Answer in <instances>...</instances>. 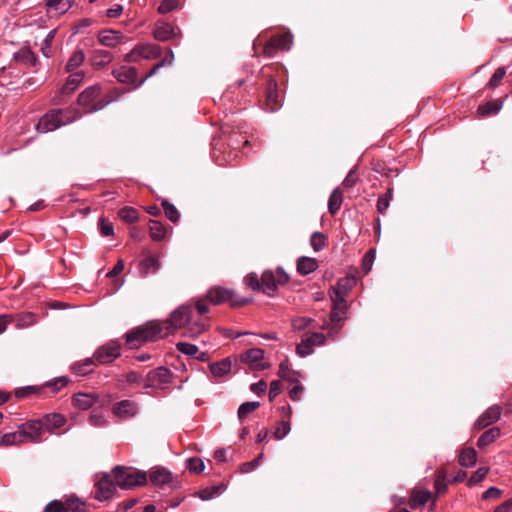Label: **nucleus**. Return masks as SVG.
I'll return each mask as SVG.
<instances>
[{
  "label": "nucleus",
  "mask_w": 512,
  "mask_h": 512,
  "mask_svg": "<svg viewBox=\"0 0 512 512\" xmlns=\"http://www.w3.org/2000/svg\"><path fill=\"white\" fill-rule=\"evenodd\" d=\"M354 283V279L349 278H341L337 286L332 289L331 295H335L336 291H341L344 294V297L347 295L349 290L352 288V285Z\"/></svg>",
  "instance_id": "47"
},
{
  "label": "nucleus",
  "mask_w": 512,
  "mask_h": 512,
  "mask_svg": "<svg viewBox=\"0 0 512 512\" xmlns=\"http://www.w3.org/2000/svg\"><path fill=\"white\" fill-rule=\"evenodd\" d=\"M117 488L128 489L127 468L122 465L115 466L110 473L103 472L96 475L94 497L98 501L111 499Z\"/></svg>",
  "instance_id": "2"
},
{
  "label": "nucleus",
  "mask_w": 512,
  "mask_h": 512,
  "mask_svg": "<svg viewBox=\"0 0 512 512\" xmlns=\"http://www.w3.org/2000/svg\"><path fill=\"white\" fill-rule=\"evenodd\" d=\"M232 363L228 358H225L219 362L212 363L209 368L210 372L215 377H222L231 371Z\"/></svg>",
  "instance_id": "32"
},
{
  "label": "nucleus",
  "mask_w": 512,
  "mask_h": 512,
  "mask_svg": "<svg viewBox=\"0 0 512 512\" xmlns=\"http://www.w3.org/2000/svg\"><path fill=\"white\" fill-rule=\"evenodd\" d=\"M501 107H502L501 104H496V103L489 102V103H487L485 105L479 106L478 112L482 116H486V115H489V114H492V113H497L501 109Z\"/></svg>",
  "instance_id": "55"
},
{
  "label": "nucleus",
  "mask_w": 512,
  "mask_h": 512,
  "mask_svg": "<svg viewBox=\"0 0 512 512\" xmlns=\"http://www.w3.org/2000/svg\"><path fill=\"white\" fill-rule=\"evenodd\" d=\"M233 294L234 292L232 290L216 286L208 291L207 299L210 303L218 305L224 302L231 301L233 298Z\"/></svg>",
  "instance_id": "18"
},
{
  "label": "nucleus",
  "mask_w": 512,
  "mask_h": 512,
  "mask_svg": "<svg viewBox=\"0 0 512 512\" xmlns=\"http://www.w3.org/2000/svg\"><path fill=\"white\" fill-rule=\"evenodd\" d=\"M487 473H488V468H486V467L479 468L469 478L468 485L473 486V485L481 482L486 477Z\"/></svg>",
  "instance_id": "53"
},
{
  "label": "nucleus",
  "mask_w": 512,
  "mask_h": 512,
  "mask_svg": "<svg viewBox=\"0 0 512 512\" xmlns=\"http://www.w3.org/2000/svg\"><path fill=\"white\" fill-rule=\"evenodd\" d=\"M431 498L428 490L414 491L409 499V506L412 509L425 505Z\"/></svg>",
  "instance_id": "28"
},
{
  "label": "nucleus",
  "mask_w": 512,
  "mask_h": 512,
  "mask_svg": "<svg viewBox=\"0 0 512 512\" xmlns=\"http://www.w3.org/2000/svg\"><path fill=\"white\" fill-rule=\"evenodd\" d=\"M188 468L191 472L201 473L205 469L203 461L199 458H191L188 460Z\"/></svg>",
  "instance_id": "64"
},
{
  "label": "nucleus",
  "mask_w": 512,
  "mask_h": 512,
  "mask_svg": "<svg viewBox=\"0 0 512 512\" xmlns=\"http://www.w3.org/2000/svg\"><path fill=\"white\" fill-rule=\"evenodd\" d=\"M313 352V346L311 345L310 340H307V338H303L301 342L296 346V354L300 357H306L311 355Z\"/></svg>",
  "instance_id": "44"
},
{
  "label": "nucleus",
  "mask_w": 512,
  "mask_h": 512,
  "mask_svg": "<svg viewBox=\"0 0 512 512\" xmlns=\"http://www.w3.org/2000/svg\"><path fill=\"white\" fill-rule=\"evenodd\" d=\"M160 55V48L155 44H142L130 51V60H136L138 57L152 59Z\"/></svg>",
  "instance_id": "13"
},
{
  "label": "nucleus",
  "mask_w": 512,
  "mask_h": 512,
  "mask_svg": "<svg viewBox=\"0 0 512 512\" xmlns=\"http://www.w3.org/2000/svg\"><path fill=\"white\" fill-rule=\"evenodd\" d=\"M149 479L153 485L162 487L172 483L173 475L168 469L156 466L150 470Z\"/></svg>",
  "instance_id": "11"
},
{
  "label": "nucleus",
  "mask_w": 512,
  "mask_h": 512,
  "mask_svg": "<svg viewBox=\"0 0 512 512\" xmlns=\"http://www.w3.org/2000/svg\"><path fill=\"white\" fill-rule=\"evenodd\" d=\"M124 35L116 30H102L98 34V41L103 46L115 47L124 42Z\"/></svg>",
  "instance_id": "16"
},
{
  "label": "nucleus",
  "mask_w": 512,
  "mask_h": 512,
  "mask_svg": "<svg viewBox=\"0 0 512 512\" xmlns=\"http://www.w3.org/2000/svg\"><path fill=\"white\" fill-rule=\"evenodd\" d=\"M121 345L118 340H111L100 346L94 353L95 359L101 364H108L120 356Z\"/></svg>",
  "instance_id": "7"
},
{
  "label": "nucleus",
  "mask_w": 512,
  "mask_h": 512,
  "mask_svg": "<svg viewBox=\"0 0 512 512\" xmlns=\"http://www.w3.org/2000/svg\"><path fill=\"white\" fill-rule=\"evenodd\" d=\"M222 492L221 486H211L207 487L198 492V496L201 500L207 501L212 499L216 495H220Z\"/></svg>",
  "instance_id": "46"
},
{
  "label": "nucleus",
  "mask_w": 512,
  "mask_h": 512,
  "mask_svg": "<svg viewBox=\"0 0 512 512\" xmlns=\"http://www.w3.org/2000/svg\"><path fill=\"white\" fill-rule=\"evenodd\" d=\"M176 28L166 22H158L154 30V37L159 41H168L176 36Z\"/></svg>",
  "instance_id": "20"
},
{
  "label": "nucleus",
  "mask_w": 512,
  "mask_h": 512,
  "mask_svg": "<svg viewBox=\"0 0 512 512\" xmlns=\"http://www.w3.org/2000/svg\"><path fill=\"white\" fill-rule=\"evenodd\" d=\"M458 461L462 467L469 468L474 466L477 461V453L475 449L472 447L463 449L459 455Z\"/></svg>",
  "instance_id": "29"
},
{
  "label": "nucleus",
  "mask_w": 512,
  "mask_h": 512,
  "mask_svg": "<svg viewBox=\"0 0 512 512\" xmlns=\"http://www.w3.org/2000/svg\"><path fill=\"white\" fill-rule=\"evenodd\" d=\"M173 59H174L173 52L170 51L169 55H167L163 60H161L156 65H154V67L150 70V72L148 74H146V76L144 77V80L147 79L148 77H151L152 75H154L157 72V70L160 69L161 67H163L165 65H171L173 62Z\"/></svg>",
  "instance_id": "52"
},
{
  "label": "nucleus",
  "mask_w": 512,
  "mask_h": 512,
  "mask_svg": "<svg viewBox=\"0 0 512 512\" xmlns=\"http://www.w3.org/2000/svg\"><path fill=\"white\" fill-rule=\"evenodd\" d=\"M94 361L91 358L85 359L81 363H76L72 366V371L79 376H85L93 371Z\"/></svg>",
  "instance_id": "37"
},
{
  "label": "nucleus",
  "mask_w": 512,
  "mask_h": 512,
  "mask_svg": "<svg viewBox=\"0 0 512 512\" xmlns=\"http://www.w3.org/2000/svg\"><path fill=\"white\" fill-rule=\"evenodd\" d=\"M75 0H47L48 11L55 15L66 13L74 4Z\"/></svg>",
  "instance_id": "23"
},
{
  "label": "nucleus",
  "mask_w": 512,
  "mask_h": 512,
  "mask_svg": "<svg viewBox=\"0 0 512 512\" xmlns=\"http://www.w3.org/2000/svg\"><path fill=\"white\" fill-rule=\"evenodd\" d=\"M113 59L112 54L108 50L94 49L90 58L91 64L95 69H100L110 63Z\"/></svg>",
  "instance_id": "21"
},
{
  "label": "nucleus",
  "mask_w": 512,
  "mask_h": 512,
  "mask_svg": "<svg viewBox=\"0 0 512 512\" xmlns=\"http://www.w3.org/2000/svg\"><path fill=\"white\" fill-rule=\"evenodd\" d=\"M343 202V193L339 187L335 188L328 200V210L332 215H335L341 208Z\"/></svg>",
  "instance_id": "30"
},
{
  "label": "nucleus",
  "mask_w": 512,
  "mask_h": 512,
  "mask_svg": "<svg viewBox=\"0 0 512 512\" xmlns=\"http://www.w3.org/2000/svg\"><path fill=\"white\" fill-rule=\"evenodd\" d=\"M162 207L164 209L166 217L170 221L176 223L179 220L180 214H179L178 210L176 209V207L172 203H170L167 200H164V201H162Z\"/></svg>",
  "instance_id": "43"
},
{
  "label": "nucleus",
  "mask_w": 512,
  "mask_h": 512,
  "mask_svg": "<svg viewBox=\"0 0 512 512\" xmlns=\"http://www.w3.org/2000/svg\"><path fill=\"white\" fill-rule=\"evenodd\" d=\"M84 77L85 74L83 71L72 72L65 81L64 85L62 86V94L69 95L72 92H74L77 89V87L82 83Z\"/></svg>",
  "instance_id": "22"
},
{
  "label": "nucleus",
  "mask_w": 512,
  "mask_h": 512,
  "mask_svg": "<svg viewBox=\"0 0 512 512\" xmlns=\"http://www.w3.org/2000/svg\"><path fill=\"white\" fill-rule=\"evenodd\" d=\"M26 442L24 438V431L18 427V430L15 432L6 433L1 438V443L6 446L16 445Z\"/></svg>",
  "instance_id": "33"
},
{
  "label": "nucleus",
  "mask_w": 512,
  "mask_h": 512,
  "mask_svg": "<svg viewBox=\"0 0 512 512\" xmlns=\"http://www.w3.org/2000/svg\"><path fill=\"white\" fill-rule=\"evenodd\" d=\"M41 421L45 430L53 431L54 429L60 428L64 425L65 418L59 413H50L46 414Z\"/></svg>",
  "instance_id": "24"
},
{
  "label": "nucleus",
  "mask_w": 512,
  "mask_h": 512,
  "mask_svg": "<svg viewBox=\"0 0 512 512\" xmlns=\"http://www.w3.org/2000/svg\"><path fill=\"white\" fill-rule=\"evenodd\" d=\"M191 307L182 305L171 313L165 323L148 322L130 331V350L137 341L156 340L170 333V330L187 327L191 318Z\"/></svg>",
  "instance_id": "1"
},
{
  "label": "nucleus",
  "mask_w": 512,
  "mask_h": 512,
  "mask_svg": "<svg viewBox=\"0 0 512 512\" xmlns=\"http://www.w3.org/2000/svg\"><path fill=\"white\" fill-rule=\"evenodd\" d=\"M292 42V35L290 33L274 36L265 45L264 52L271 57L277 50H289Z\"/></svg>",
  "instance_id": "9"
},
{
  "label": "nucleus",
  "mask_w": 512,
  "mask_h": 512,
  "mask_svg": "<svg viewBox=\"0 0 512 512\" xmlns=\"http://www.w3.org/2000/svg\"><path fill=\"white\" fill-rule=\"evenodd\" d=\"M259 406L260 403L258 401L242 403L238 409V418L243 420L248 414L254 412Z\"/></svg>",
  "instance_id": "40"
},
{
  "label": "nucleus",
  "mask_w": 512,
  "mask_h": 512,
  "mask_svg": "<svg viewBox=\"0 0 512 512\" xmlns=\"http://www.w3.org/2000/svg\"><path fill=\"white\" fill-rule=\"evenodd\" d=\"M312 322L311 318L308 317H297L292 320V328L295 331H301L307 328Z\"/></svg>",
  "instance_id": "56"
},
{
  "label": "nucleus",
  "mask_w": 512,
  "mask_h": 512,
  "mask_svg": "<svg viewBox=\"0 0 512 512\" xmlns=\"http://www.w3.org/2000/svg\"><path fill=\"white\" fill-rule=\"evenodd\" d=\"M113 413L115 416L125 419L128 416V400L116 403L113 407Z\"/></svg>",
  "instance_id": "50"
},
{
  "label": "nucleus",
  "mask_w": 512,
  "mask_h": 512,
  "mask_svg": "<svg viewBox=\"0 0 512 512\" xmlns=\"http://www.w3.org/2000/svg\"><path fill=\"white\" fill-rule=\"evenodd\" d=\"M263 358L264 351L260 348H251L241 355V360L252 366H257Z\"/></svg>",
  "instance_id": "27"
},
{
  "label": "nucleus",
  "mask_w": 512,
  "mask_h": 512,
  "mask_svg": "<svg viewBox=\"0 0 512 512\" xmlns=\"http://www.w3.org/2000/svg\"><path fill=\"white\" fill-rule=\"evenodd\" d=\"M14 59L17 62L35 66L37 62L36 55L31 51L29 47H22L19 51L14 53Z\"/></svg>",
  "instance_id": "26"
},
{
  "label": "nucleus",
  "mask_w": 512,
  "mask_h": 512,
  "mask_svg": "<svg viewBox=\"0 0 512 512\" xmlns=\"http://www.w3.org/2000/svg\"><path fill=\"white\" fill-rule=\"evenodd\" d=\"M149 232L150 236L154 241H161L165 238L166 235V228L165 226L158 222L151 220L149 222Z\"/></svg>",
  "instance_id": "35"
},
{
  "label": "nucleus",
  "mask_w": 512,
  "mask_h": 512,
  "mask_svg": "<svg viewBox=\"0 0 512 512\" xmlns=\"http://www.w3.org/2000/svg\"><path fill=\"white\" fill-rule=\"evenodd\" d=\"M81 114L73 109H56L46 113L36 125L40 133H47L67 125L80 118Z\"/></svg>",
  "instance_id": "4"
},
{
  "label": "nucleus",
  "mask_w": 512,
  "mask_h": 512,
  "mask_svg": "<svg viewBox=\"0 0 512 512\" xmlns=\"http://www.w3.org/2000/svg\"><path fill=\"white\" fill-rule=\"evenodd\" d=\"M85 60V54L82 50L75 51L66 63L65 69L67 72L72 73L76 70Z\"/></svg>",
  "instance_id": "36"
},
{
  "label": "nucleus",
  "mask_w": 512,
  "mask_h": 512,
  "mask_svg": "<svg viewBox=\"0 0 512 512\" xmlns=\"http://www.w3.org/2000/svg\"><path fill=\"white\" fill-rule=\"evenodd\" d=\"M56 33V29L50 30L42 42L41 52L47 58L51 57L52 55V42L55 38Z\"/></svg>",
  "instance_id": "38"
},
{
  "label": "nucleus",
  "mask_w": 512,
  "mask_h": 512,
  "mask_svg": "<svg viewBox=\"0 0 512 512\" xmlns=\"http://www.w3.org/2000/svg\"><path fill=\"white\" fill-rule=\"evenodd\" d=\"M112 74L120 83H128V68H126V66H120L118 68H115L112 71Z\"/></svg>",
  "instance_id": "60"
},
{
  "label": "nucleus",
  "mask_w": 512,
  "mask_h": 512,
  "mask_svg": "<svg viewBox=\"0 0 512 512\" xmlns=\"http://www.w3.org/2000/svg\"><path fill=\"white\" fill-rule=\"evenodd\" d=\"M333 307L330 313V321L335 326V333L342 328V323L347 318L348 304L344 299L341 291H336L335 295H331Z\"/></svg>",
  "instance_id": "5"
},
{
  "label": "nucleus",
  "mask_w": 512,
  "mask_h": 512,
  "mask_svg": "<svg viewBox=\"0 0 512 512\" xmlns=\"http://www.w3.org/2000/svg\"><path fill=\"white\" fill-rule=\"evenodd\" d=\"M68 384V379L64 376L58 377L52 381L46 383V386L49 387L52 392H57L61 388L65 387Z\"/></svg>",
  "instance_id": "57"
},
{
  "label": "nucleus",
  "mask_w": 512,
  "mask_h": 512,
  "mask_svg": "<svg viewBox=\"0 0 512 512\" xmlns=\"http://www.w3.org/2000/svg\"><path fill=\"white\" fill-rule=\"evenodd\" d=\"M65 508L68 509V512H85L83 503H80L78 499H68Z\"/></svg>",
  "instance_id": "63"
},
{
  "label": "nucleus",
  "mask_w": 512,
  "mask_h": 512,
  "mask_svg": "<svg viewBox=\"0 0 512 512\" xmlns=\"http://www.w3.org/2000/svg\"><path fill=\"white\" fill-rule=\"evenodd\" d=\"M171 381V372L165 367H159L155 370L149 371L145 378V386L147 387H162Z\"/></svg>",
  "instance_id": "8"
},
{
  "label": "nucleus",
  "mask_w": 512,
  "mask_h": 512,
  "mask_svg": "<svg viewBox=\"0 0 512 512\" xmlns=\"http://www.w3.org/2000/svg\"><path fill=\"white\" fill-rule=\"evenodd\" d=\"M22 431H24L25 440H30L34 443L42 441V432L44 430L41 419L29 420L20 425Z\"/></svg>",
  "instance_id": "10"
},
{
  "label": "nucleus",
  "mask_w": 512,
  "mask_h": 512,
  "mask_svg": "<svg viewBox=\"0 0 512 512\" xmlns=\"http://www.w3.org/2000/svg\"><path fill=\"white\" fill-rule=\"evenodd\" d=\"M446 473L439 471L435 480V489L437 494H444L447 491V484L445 483Z\"/></svg>",
  "instance_id": "54"
},
{
  "label": "nucleus",
  "mask_w": 512,
  "mask_h": 512,
  "mask_svg": "<svg viewBox=\"0 0 512 512\" xmlns=\"http://www.w3.org/2000/svg\"><path fill=\"white\" fill-rule=\"evenodd\" d=\"M209 327L208 319H200L197 321H194L193 323H188L185 331L184 336L194 338L203 333L205 330H207Z\"/></svg>",
  "instance_id": "25"
},
{
  "label": "nucleus",
  "mask_w": 512,
  "mask_h": 512,
  "mask_svg": "<svg viewBox=\"0 0 512 512\" xmlns=\"http://www.w3.org/2000/svg\"><path fill=\"white\" fill-rule=\"evenodd\" d=\"M291 430L289 421H280L273 433V436L277 440L283 439Z\"/></svg>",
  "instance_id": "48"
},
{
  "label": "nucleus",
  "mask_w": 512,
  "mask_h": 512,
  "mask_svg": "<svg viewBox=\"0 0 512 512\" xmlns=\"http://www.w3.org/2000/svg\"><path fill=\"white\" fill-rule=\"evenodd\" d=\"M318 267V263L314 258L301 257L297 261V271L302 275H307L315 271Z\"/></svg>",
  "instance_id": "31"
},
{
  "label": "nucleus",
  "mask_w": 512,
  "mask_h": 512,
  "mask_svg": "<svg viewBox=\"0 0 512 512\" xmlns=\"http://www.w3.org/2000/svg\"><path fill=\"white\" fill-rule=\"evenodd\" d=\"M125 263L122 259L118 260L115 266L106 273V277L111 280L108 292L110 294L116 293L124 284V280L117 278V276L124 270Z\"/></svg>",
  "instance_id": "14"
},
{
  "label": "nucleus",
  "mask_w": 512,
  "mask_h": 512,
  "mask_svg": "<svg viewBox=\"0 0 512 512\" xmlns=\"http://www.w3.org/2000/svg\"><path fill=\"white\" fill-rule=\"evenodd\" d=\"M266 106L267 109L271 112H274L281 107V99L278 94V85L277 82L273 79H271L268 83L266 93Z\"/></svg>",
  "instance_id": "17"
},
{
  "label": "nucleus",
  "mask_w": 512,
  "mask_h": 512,
  "mask_svg": "<svg viewBox=\"0 0 512 512\" xmlns=\"http://www.w3.org/2000/svg\"><path fill=\"white\" fill-rule=\"evenodd\" d=\"M505 74H506L505 68H503V67L498 68L494 72L492 77L490 78L488 86L490 88L497 87L500 84V82L502 81V79L504 78Z\"/></svg>",
  "instance_id": "58"
},
{
  "label": "nucleus",
  "mask_w": 512,
  "mask_h": 512,
  "mask_svg": "<svg viewBox=\"0 0 512 512\" xmlns=\"http://www.w3.org/2000/svg\"><path fill=\"white\" fill-rule=\"evenodd\" d=\"M502 408L499 405H492L489 407L475 422L477 429H483L495 422L501 416Z\"/></svg>",
  "instance_id": "12"
},
{
  "label": "nucleus",
  "mask_w": 512,
  "mask_h": 512,
  "mask_svg": "<svg viewBox=\"0 0 512 512\" xmlns=\"http://www.w3.org/2000/svg\"><path fill=\"white\" fill-rule=\"evenodd\" d=\"M178 351L188 356H196L198 353V347L194 344L187 342H179L176 345Z\"/></svg>",
  "instance_id": "51"
},
{
  "label": "nucleus",
  "mask_w": 512,
  "mask_h": 512,
  "mask_svg": "<svg viewBox=\"0 0 512 512\" xmlns=\"http://www.w3.org/2000/svg\"><path fill=\"white\" fill-rule=\"evenodd\" d=\"M289 277L283 269L278 268L275 272L265 271L261 276V290L263 293L271 296L278 285H283Z\"/></svg>",
  "instance_id": "6"
},
{
  "label": "nucleus",
  "mask_w": 512,
  "mask_h": 512,
  "mask_svg": "<svg viewBox=\"0 0 512 512\" xmlns=\"http://www.w3.org/2000/svg\"><path fill=\"white\" fill-rule=\"evenodd\" d=\"M98 401V395L95 393L79 392L73 396V404L82 410L91 408Z\"/></svg>",
  "instance_id": "19"
},
{
  "label": "nucleus",
  "mask_w": 512,
  "mask_h": 512,
  "mask_svg": "<svg viewBox=\"0 0 512 512\" xmlns=\"http://www.w3.org/2000/svg\"><path fill=\"white\" fill-rule=\"evenodd\" d=\"M310 244L315 251H320L325 247V237L320 232H314L310 238Z\"/></svg>",
  "instance_id": "49"
},
{
  "label": "nucleus",
  "mask_w": 512,
  "mask_h": 512,
  "mask_svg": "<svg viewBox=\"0 0 512 512\" xmlns=\"http://www.w3.org/2000/svg\"><path fill=\"white\" fill-rule=\"evenodd\" d=\"M125 93V88H114L108 95L101 97V85L94 84L79 94L77 102L84 109V113H94L104 109L109 103L117 101Z\"/></svg>",
  "instance_id": "3"
},
{
  "label": "nucleus",
  "mask_w": 512,
  "mask_h": 512,
  "mask_svg": "<svg viewBox=\"0 0 512 512\" xmlns=\"http://www.w3.org/2000/svg\"><path fill=\"white\" fill-rule=\"evenodd\" d=\"M43 512H68L65 508V504L59 500H53L46 505Z\"/></svg>",
  "instance_id": "61"
},
{
  "label": "nucleus",
  "mask_w": 512,
  "mask_h": 512,
  "mask_svg": "<svg viewBox=\"0 0 512 512\" xmlns=\"http://www.w3.org/2000/svg\"><path fill=\"white\" fill-rule=\"evenodd\" d=\"M500 436V429L497 427L490 428L485 431L478 439L477 445L479 448H484L495 441Z\"/></svg>",
  "instance_id": "34"
},
{
  "label": "nucleus",
  "mask_w": 512,
  "mask_h": 512,
  "mask_svg": "<svg viewBox=\"0 0 512 512\" xmlns=\"http://www.w3.org/2000/svg\"><path fill=\"white\" fill-rule=\"evenodd\" d=\"M180 7V0H162L158 6L160 14H167L171 11L177 10Z\"/></svg>",
  "instance_id": "45"
},
{
  "label": "nucleus",
  "mask_w": 512,
  "mask_h": 512,
  "mask_svg": "<svg viewBox=\"0 0 512 512\" xmlns=\"http://www.w3.org/2000/svg\"><path fill=\"white\" fill-rule=\"evenodd\" d=\"M35 322L36 316L31 312L22 313L17 315L16 317V326L18 328H26L32 326L33 324H35Z\"/></svg>",
  "instance_id": "39"
},
{
  "label": "nucleus",
  "mask_w": 512,
  "mask_h": 512,
  "mask_svg": "<svg viewBox=\"0 0 512 512\" xmlns=\"http://www.w3.org/2000/svg\"><path fill=\"white\" fill-rule=\"evenodd\" d=\"M147 474L145 471L135 470L130 471V487L143 486L147 484Z\"/></svg>",
  "instance_id": "41"
},
{
  "label": "nucleus",
  "mask_w": 512,
  "mask_h": 512,
  "mask_svg": "<svg viewBox=\"0 0 512 512\" xmlns=\"http://www.w3.org/2000/svg\"><path fill=\"white\" fill-rule=\"evenodd\" d=\"M65 508L68 509V512H85L83 503H80L78 499H68Z\"/></svg>",
  "instance_id": "62"
},
{
  "label": "nucleus",
  "mask_w": 512,
  "mask_h": 512,
  "mask_svg": "<svg viewBox=\"0 0 512 512\" xmlns=\"http://www.w3.org/2000/svg\"><path fill=\"white\" fill-rule=\"evenodd\" d=\"M88 422L94 427H103L107 424V419L102 411L93 410L88 418Z\"/></svg>",
  "instance_id": "42"
},
{
  "label": "nucleus",
  "mask_w": 512,
  "mask_h": 512,
  "mask_svg": "<svg viewBox=\"0 0 512 512\" xmlns=\"http://www.w3.org/2000/svg\"><path fill=\"white\" fill-rule=\"evenodd\" d=\"M289 381L291 383H294V386L289 390L290 398L294 401L300 400V396L304 389L303 386L297 380L289 379Z\"/></svg>",
  "instance_id": "59"
},
{
  "label": "nucleus",
  "mask_w": 512,
  "mask_h": 512,
  "mask_svg": "<svg viewBox=\"0 0 512 512\" xmlns=\"http://www.w3.org/2000/svg\"><path fill=\"white\" fill-rule=\"evenodd\" d=\"M160 268V262L156 256H144L137 267V271L141 277L156 273Z\"/></svg>",
  "instance_id": "15"
}]
</instances>
